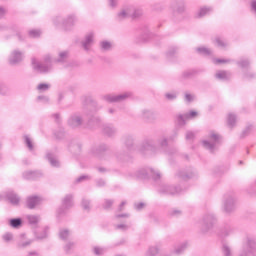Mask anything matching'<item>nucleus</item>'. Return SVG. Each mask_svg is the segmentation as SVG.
Masks as SVG:
<instances>
[{
    "label": "nucleus",
    "mask_w": 256,
    "mask_h": 256,
    "mask_svg": "<svg viewBox=\"0 0 256 256\" xmlns=\"http://www.w3.org/2000/svg\"><path fill=\"white\" fill-rule=\"evenodd\" d=\"M158 192L161 195H180V193H183V189L169 184H162Z\"/></svg>",
    "instance_id": "nucleus-8"
},
{
    "label": "nucleus",
    "mask_w": 256,
    "mask_h": 256,
    "mask_svg": "<svg viewBox=\"0 0 256 256\" xmlns=\"http://www.w3.org/2000/svg\"><path fill=\"white\" fill-rule=\"evenodd\" d=\"M29 37H32L33 39L37 37H41V30H30L28 32Z\"/></svg>",
    "instance_id": "nucleus-46"
},
{
    "label": "nucleus",
    "mask_w": 256,
    "mask_h": 256,
    "mask_svg": "<svg viewBox=\"0 0 256 256\" xmlns=\"http://www.w3.org/2000/svg\"><path fill=\"white\" fill-rule=\"evenodd\" d=\"M41 203H43V198L40 196H29L26 200L28 209H35L37 205H41Z\"/></svg>",
    "instance_id": "nucleus-16"
},
{
    "label": "nucleus",
    "mask_w": 256,
    "mask_h": 256,
    "mask_svg": "<svg viewBox=\"0 0 256 256\" xmlns=\"http://www.w3.org/2000/svg\"><path fill=\"white\" fill-rule=\"evenodd\" d=\"M170 9L173 13V15H181L185 13V0H176L173 1L170 5Z\"/></svg>",
    "instance_id": "nucleus-11"
},
{
    "label": "nucleus",
    "mask_w": 256,
    "mask_h": 256,
    "mask_svg": "<svg viewBox=\"0 0 256 256\" xmlns=\"http://www.w3.org/2000/svg\"><path fill=\"white\" fill-rule=\"evenodd\" d=\"M105 180H103V179H98L97 181H96V185H97V187H105Z\"/></svg>",
    "instance_id": "nucleus-64"
},
{
    "label": "nucleus",
    "mask_w": 256,
    "mask_h": 256,
    "mask_svg": "<svg viewBox=\"0 0 256 256\" xmlns=\"http://www.w3.org/2000/svg\"><path fill=\"white\" fill-rule=\"evenodd\" d=\"M37 89L38 91H49V89H51V85L46 83H41L37 86Z\"/></svg>",
    "instance_id": "nucleus-44"
},
{
    "label": "nucleus",
    "mask_w": 256,
    "mask_h": 256,
    "mask_svg": "<svg viewBox=\"0 0 256 256\" xmlns=\"http://www.w3.org/2000/svg\"><path fill=\"white\" fill-rule=\"evenodd\" d=\"M95 37V34L93 32H90L86 35L85 40L82 42V47L85 51H89L91 48V45H93V39Z\"/></svg>",
    "instance_id": "nucleus-20"
},
{
    "label": "nucleus",
    "mask_w": 256,
    "mask_h": 256,
    "mask_svg": "<svg viewBox=\"0 0 256 256\" xmlns=\"http://www.w3.org/2000/svg\"><path fill=\"white\" fill-rule=\"evenodd\" d=\"M100 47H101L102 51H111V47H113V46H112L111 42H109V41H102L100 43Z\"/></svg>",
    "instance_id": "nucleus-40"
},
{
    "label": "nucleus",
    "mask_w": 256,
    "mask_h": 256,
    "mask_svg": "<svg viewBox=\"0 0 256 256\" xmlns=\"http://www.w3.org/2000/svg\"><path fill=\"white\" fill-rule=\"evenodd\" d=\"M70 232L67 229H62L59 232L60 239H63L65 241L66 239H69Z\"/></svg>",
    "instance_id": "nucleus-42"
},
{
    "label": "nucleus",
    "mask_w": 256,
    "mask_h": 256,
    "mask_svg": "<svg viewBox=\"0 0 256 256\" xmlns=\"http://www.w3.org/2000/svg\"><path fill=\"white\" fill-rule=\"evenodd\" d=\"M223 143V137L215 131H211L208 135V140H203L202 145L206 148L210 153H215V151H219V147Z\"/></svg>",
    "instance_id": "nucleus-2"
},
{
    "label": "nucleus",
    "mask_w": 256,
    "mask_h": 256,
    "mask_svg": "<svg viewBox=\"0 0 256 256\" xmlns=\"http://www.w3.org/2000/svg\"><path fill=\"white\" fill-rule=\"evenodd\" d=\"M141 117L145 121H155V119H157V112L153 110L144 109L141 112Z\"/></svg>",
    "instance_id": "nucleus-18"
},
{
    "label": "nucleus",
    "mask_w": 256,
    "mask_h": 256,
    "mask_svg": "<svg viewBox=\"0 0 256 256\" xmlns=\"http://www.w3.org/2000/svg\"><path fill=\"white\" fill-rule=\"evenodd\" d=\"M212 11L213 9L209 7H203L197 12L196 17H198V19H201V17H205V15H209V13H211Z\"/></svg>",
    "instance_id": "nucleus-29"
},
{
    "label": "nucleus",
    "mask_w": 256,
    "mask_h": 256,
    "mask_svg": "<svg viewBox=\"0 0 256 256\" xmlns=\"http://www.w3.org/2000/svg\"><path fill=\"white\" fill-rule=\"evenodd\" d=\"M82 207H83L84 211H89L91 209V202L87 199H83Z\"/></svg>",
    "instance_id": "nucleus-48"
},
{
    "label": "nucleus",
    "mask_w": 256,
    "mask_h": 256,
    "mask_svg": "<svg viewBox=\"0 0 256 256\" xmlns=\"http://www.w3.org/2000/svg\"><path fill=\"white\" fill-rule=\"evenodd\" d=\"M197 53H199V55H204L205 57L211 55L213 52L211 51V49L207 48V47H198L196 48Z\"/></svg>",
    "instance_id": "nucleus-31"
},
{
    "label": "nucleus",
    "mask_w": 256,
    "mask_h": 256,
    "mask_svg": "<svg viewBox=\"0 0 256 256\" xmlns=\"http://www.w3.org/2000/svg\"><path fill=\"white\" fill-rule=\"evenodd\" d=\"M3 241H5L6 243H9V241H11V239H13V234L11 233H6L2 236Z\"/></svg>",
    "instance_id": "nucleus-56"
},
{
    "label": "nucleus",
    "mask_w": 256,
    "mask_h": 256,
    "mask_svg": "<svg viewBox=\"0 0 256 256\" xmlns=\"http://www.w3.org/2000/svg\"><path fill=\"white\" fill-rule=\"evenodd\" d=\"M76 21L77 18H75V16H68L66 20H63L61 16H58L55 17L53 20L54 25H56V27H59V25H61L63 29H65L66 31H69V29H71L73 25H75Z\"/></svg>",
    "instance_id": "nucleus-7"
},
{
    "label": "nucleus",
    "mask_w": 256,
    "mask_h": 256,
    "mask_svg": "<svg viewBox=\"0 0 256 256\" xmlns=\"http://www.w3.org/2000/svg\"><path fill=\"white\" fill-rule=\"evenodd\" d=\"M214 43L216 47H220L221 49H225V47H227V42H225L221 37H216L214 39Z\"/></svg>",
    "instance_id": "nucleus-33"
},
{
    "label": "nucleus",
    "mask_w": 256,
    "mask_h": 256,
    "mask_svg": "<svg viewBox=\"0 0 256 256\" xmlns=\"http://www.w3.org/2000/svg\"><path fill=\"white\" fill-rule=\"evenodd\" d=\"M72 205H73V195L68 194L62 201V208L58 210V215H63V213H65V210L70 209Z\"/></svg>",
    "instance_id": "nucleus-15"
},
{
    "label": "nucleus",
    "mask_w": 256,
    "mask_h": 256,
    "mask_svg": "<svg viewBox=\"0 0 256 256\" xmlns=\"http://www.w3.org/2000/svg\"><path fill=\"white\" fill-rule=\"evenodd\" d=\"M32 67L38 73H49L51 71V56L44 58V64L37 62V59L32 58Z\"/></svg>",
    "instance_id": "nucleus-6"
},
{
    "label": "nucleus",
    "mask_w": 256,
    "mask_h": 256,
    "mask_svg": "<svg viewBox=\"0 0 256 256\" xmlns=\"http://www.w3.org/2000/svg\"><path fill=\"white\" fill-rule=\"evenodd\" d=\"M159 253V248L157 246H152L147 251V256H155Z\"/></svg>",
    "instance_id": "nucleus-43"
},
{
    "label": "nucleus",
    "mask_w": 256,
    "mask_h": 256,
    "mask_svg": "<svg viewBox=\"0 0 256 256\" xmlns=\"http://www.w3.org/2000/svg\"><path fill=\"white\" fill-rule=\"evenodd\" d=\"M68 57H69L68 51H61L59 52L58 57L54 59V61L56 63H65Z\"/></svg>",
    "instance_id": "nucleus-26"
},
{
    "label": "nucleus",
    "mask_w": 256,
    "mask_h": 256,
    "mask_svg": "<svg viewBox=\"0 0 256 256\" xmlns=\"http://www.w3.org/2000/svg\"><path fill=\"white\" fill-rule=\"evenodd\" d=\"M237 65L241 67L242 69H246V67H249V60L248 59H242L239 62H237Z\"/></svg>",
    "instance_id": "nucleus-47"
},
{
    "label": "nucleus",
    "mask_w": 256,
    "mask_h": 256,
    "mask_svg": "<svg viewBox=\"0 0 256 256\" xmlns=\"http://www.w3.org/2000/svg\"><path fill=\"white\" fill-rule=\"evenodd\" d=\"M216 79H220L221 81H225L231 77V73L227 71H218L215 75Z\"/></svg>",
    "instance_id": "nucleus-30"
},
{
    "label": "nucleus",
    "mask_w": 256,
    "mask_h": 256,
    "mask_svg": "<svg viewBox=\"0 0 256 256\" xmlns=\"http://www.w3.org/2000/svg\"><path fill=\"white\" fill-rule=\"evenodd\" d=\"M193 139H195V133L187 132L186 133V141H193Z\"/></svg>",
    "instance_id": "nucleus-61"
},
{
    "label": "nucleus",
    "mask_w": 256,
    "mask_h": 256,
    "mask_svg": "<svg viewBox=\"0 0 256 256\" xmlns=\"http://www.w3.org/2000/svg\"><path fill=\"white\" fill-rule=\"evenodd\" d=\"M31 243H33V240H27L25 242H20L18 244V247H20V248L29 247V245H31Z\"/></svg>",
    "instance_id": "nucleus-57"
},
{
    "label": "nucleus",
    "mask_w": 256,
    "mask_h": 256,
    "mask_svg": "<svg viewBox=\"0 0 256 256\" xmlns=\"http://www.w3.org/2000/svg\"><path fill=\"white\" fill-rule=\"evenodd\" d=\"M103 133L107 137H113L116 135L117 129L111 125H105L103 128Z\"/></svg>",
    "instance_id": "nucleus-24"
},
{
    "label": "nucleus",
    "mask_w": 256,
    "mask_h": 256,
    "mask_svg": "<svg viewBox=\"0 0 256 256\" xmlns=\"http://www.w3.org/2000/svg\"><path fill=\"white\" fill-rule=\"evenodd\" d=\"M137 179H153L159 181L161 179V172L155 168H144L136 172Z\"/></svg>",
    "instance_id": "nucleus-3"
},
{
    "label": "nucleus",
    "mask_w": 256,
    "mask_h": 256,
    "mask_svg": "<svg viewBox=\"0 0 256 256\" xmlns=\"http://www.w3.org/2000/svg\"><path fill=\"white\" fill-rule=\"evenodd\" d=\"M133 97L132 92H123L121 94H107L103 96L104 101L107 103H123V101H127V99H131Z\"/></svg>",
    "instance_id": "nucleus-5"
},
{
    "label": "nucleus",
    "mask_w": 256,
    "mask_h": 256,
    "mask_svg": "<svg viewBox=\"0 0 256 256\" xmlns=\"http://www.w3.org/2000/svg\"><path fill=\"white\" fill-rule=\"evenodd\" d=\"M0 95H9V88L3 84H0Z\"/></svg>",
    "instance_id": "nucleus-52"
},
{
    "label": "nucleus",
    "mask_w": 256,
    "mask_h": 256,
    "mask_svg": "<svg viewBox=\"0 0 256 256\" xmlns=\"http://www.w3.org/2000/svg\"><path fill=\"white\" fill-rule=\"evenodd\" d=\"M24 179L31 180V179H37V177H41V172L37 171H26L23 173Z\"/></svg>",
    "instance_id": "nucleus-25"
},
{
    "label": "nucleus",
    "mask_w": 256,
    "mask_h": 256,
    "mask_svg": "<svg viewBox=\"0 0 256 256\" xmlns=\"http://www.w3.org/2000/svg\"><path fill=\"white\" fill-rule=\"evenodd\" d=\"M252 129H253V126H247L246 129L242 131V137H247V135L251 133Z\"/></svg>",
    "instance_id": "nucleus-58"
},
{
    "label": "nucleus",
    "mask_w": 256,
    "mask_h": 256,
    "mask_svg": "<svg viewBox=\"0 0 256 256\" xmlns=\"http://www.w3.org/2000/svg\"><path fill=\"white\" fill-rule=\"evenodd\" d=\"M215 223H217V218L215 217V214H212V213L205 214L202 217V220L200 221V225L203 233H207L208 231H211V229L215 227Z\"/></svg>",
    "instance_id": "nucleus-4"
},
{
    "label": "nucleus",
    "mask_w": 256,
    "mask_h": 256,
    "mask_svg": "<svg viewBox=\"0 0 256 256\" xmlns=\"http://www.w3.org/2000/svg\"><path fill=\"white\" fill-rule=\"evenodd\" d=\"M46 157L52 167H59V160L57 159V157H55V155H53L52 153H47Z\"/></svg>",
    "instance_id": "nucleus-27"
},
{
    "label": "nucleus",
    "mask_w": 256,
    "mask_h": 256,
    "mask_svg": "<svg viewBox=\"0 0 256 256\" xmlns=\"http://www.w3.org/2000/svg\"><path fill=\"white\" fill-rule=\"evenodd\" d=\"M28 222L30 223V225H37V223H39V221H41V218L39 216H35V215H30L27 217Z\"/></svg>",
    "instance_id": "nucleus-39"
},
{
    "label": "nucleus",
    "mask_w": 256,
    "mask_h": 256,
    "mask_svg": "<svg viewBox=\"0 0 256 256\" xmlns=\"http://www.w3.org/2000/svg\"><path fill=\"white\" fill-rule=\"evenodd\" d=\"M184 99H185L186 103H191L195 100V95L190 94V93H185Z\"/></svg>",
    "instance_id": "nucleus-50"
},
{
    "label": "nucleus",
    "mask_w": 256,
    "mask_h": 256,
    "mask_svg": "<svg viewBox=\"0 0 256 256\" xmlns=\"http://www.w3.org/2000/svg\"><path fill=\"white\" fill-rule=\"evenodd\" d=\"M25 144L28 147L30 151H33V142L31 141V138L29 136H24Z\"/></svg>",
    "instance_id": "nucleus-49"
},
{
    "label": "nucleus",
    "mask_w": 256,
    "mask_h": 256,
    "mask_svg": "<svg viewBox=\"0 0 256 256\" xmlns=\"http://www.w3.org/2000/svg\"><path fill=\"white\" fill-rule=\"evenodd\" d=\"M47 231H49V228L46 227V228L43 230V233H42V234H39L38 231H35V232H34V235H35L36 239H45V238H47Z\"/></svg>",
    "instance_id": "nucleus-41"
},
{
    "label": "nucleus",
    "mask_w": 256,
    "mask_h": 256,
    "mask_svg": "<svg viewBox=\"0 0 256 256\" xmlns=\"http://www.w3.org/2000/svg\"><path fill=\"white\" fill-rule=\"evenodd\" d=\"M185 249H187V242L182 243V244L175 250L176 255H181V253H183V251H185Z\"/></svg>",
    "instance_id": "nucleus-45"
},
{
    "label": "nucleus",
    "mask_w": 256,
    "mask_h": 256,
    "mask_svg": "<svg viewBox=\"0 0 256 256\" xmlns=\"http://www.w3.org/2000/svg\"><path fill=\"white\" fill-rule=\"evenodd\" d=\"M107 251V248L101 247V246H94L92 248V253L97 256H103L105 255V252Z\"/></svg>",
    "instance_id": "nucleus-28"
},
{
    "label": "nucleus",
    "mask_w": 256,
    "mask_h": 256,
    "mask_svg": "<svg viewBox=\"0 0 256 256\" xmlns=\"http://www.w3.org/2000/svg\"><path fill=\"white\" fill-rule=\"evenodd\" d=\"M131 5L124 6L121 11L117 14L118 21H125V19L131 18Z\"/></svg>",
    "instance_id": "nucleus-17"
},
{
    "label": "nucleus",
    "mask_w": 256,
    "mask_h": 256,
    "mask_svg": "<svg viewBox=\"0 0 256 256\" xmlns=\"http://www.w3.org/2000/svg\"><path fill=\"white\" fill-rule=\"evenodd\" d=\"M197 115H198L197 111L192 110L185 114H179L176 118V121L180 127H183V125H185L188 119H195Z\"/></svg>",
    "instance_id": "nucleus-12"
},
{
    "label": "nucleus",
    "mask_w": 256,
    "mask_h": 256,
    "mask_svg": "<svg viewBox=\"0 0 256 256\" xmlns=\"http://www.w3.org/2000/svg\"><path fill=\"white\" fill-rule=\"evenodd\" d=\"M71 249H75V243L74 242H69L64 247V251H66V253H69V251H71Z\"/></svg>",
    "instance_id": "nucleus-55"
},
{
    "label": "nucleus",
    "mask_w": 256,
    "mask_h": 256,
    "mask_svg": "<svg viewBox=\"0 0 256 256\" xmlns=\"http://www.w3.org/2000/svg\"><path fill=\"white\" fill-rule=\"evenodd\" d=\"M23 223V220L21 218H14L10 220V226L14 229H17V227H21V224Z\"/></svg>",
    "instance_id": "nucleus-37"
},
{
    "label": "nucleus",
    "mask_w": 256,
    "mask_h": 256,
    "mask_svg": "<svg viewBox=\"0 0 256 256\" xmlns=\"http://www.w3.org/2000/svg\"><path fill=\"white\" fill-rule=\"evenodd\" d=\"M233 233V228L229 225L224 226L221 230L222 237H227L228 235H231Z\"/></svg>",
    "instance_id": "nucleus-36"
},
{
    "label": "nucleus",
    "mask_w": 256,
    "mask_h": 256,
    "mask_svg": "<svg viewBox=\"0 0 256 256\" xmlns=\"http://www.w3.org/2000/svg\"><path fill=\"white\" fill-rule=\"evenodd\" d=\"M124 145L131 151V149H133V136L124 137Z\"/></svg>",
    "instance_id": "nucleus-34"
},
{
    "label": "nucleus",
    "mask_w": 256,
    "mask_h": 256,
    "mask_svg": "<svg viewBox=\"0 0 256 256\" xmlns=\"http://www.w3.org/2000/svg\"><path fill=\"white\" fill-rule=\"evenodd\" d=\"M237 200H235V196L231 194H227L224 196L223 201V211L224 213H233L235 211Z\"/></svg>",
    "instance_id": "nucleus-9"
},
{
    "label": "nucleus",
    "mask_w": 256,
    "mask_h": 256,
    "mask_svg": "<svg viewBox=\"0 0 256 256\" xmlns=\"http://www.w3.org/2000/svg\"><path fill=\"white\" fill-rule=\"evenodd\" d=\"M197 71L195 70H186L182 73V78L183 79H191V77H195V74Z\"/></svg>",
    "instance_id": "nucleus-38"
},
{
    "label": "nucleus",
    "mask_w": 256,
    "mask_h": 256,
    "mask_svg": "<svg viewBox=\"0 0 256 256\" xmlns=\"http://www.w3.org/2000/svg\"><path fill=\"white\" fill-rule=\"evenodd\" d=\"M227 122L229 127H235V123H237V116L233 113L228 114Z\"/></svg>",
    "instance_id": "nucleus-32"
},
{
    "label": "nucleus",
    "mask_w": 256,
    "mask_h": 256,
    "mask_svg": "<svg viewBox=\"0 0 256 256\" xmlns=\"http://www.w3.org/2000/svg\"><path fill=\"white\" fill-rule=\"evenodd\" d=\"M91 176L89 175H82L76 179V183H83V181H89Z\"/></svg>",
    "instance_id": "nucleus-54"
},
{
    "label": "nucleus",
    "mask_w": 256,
    "mask_h": 256,
    "mask_svg": "<svg viewBox=\"0 0 256 256\" xmlns=\"http://www.w3.org/2000/svg\"><path fill=\"white\" fill-rule=\"evenodd\" d=\"M56 139H63V137H65V132H63V130H59L58 132L54 133Z\"/></svg>",
    "instance_id": "nucleus-59"
},
{
    "label": "nucleus",
    "mask_w": 256,
    "mask_h": 256,
    "mask_svg": "<svg viewBox=\"0 0 256 256\" xmlns=\"http://www.w3.org/2000/svg\"><path fill=\"white\" fill-rule=\"evenodd\" d=\"M24 54L23 52L19 51V50H14L11 52L10 56H9V63L10 65H19V63H21V61H23L24 59Z\"/></svg>",
    "instance_id": "nucleus-13"
},
{
    "label": "nucleus",
    "mask_w": 256,
    "mask_h": 256,
    "mask_svg": "<svg viewBox=\"0 0 256 256\" xmlns=\"http://www.w3.org/2000/svg\"><path fill=\"white\" fill-rule=\"evenodd\" d=\"M8 201H10L11 205H18L21 198L15 192L10 191L6 195Z\"/></svg>",
    "instance_id": "nucleus-21"
},
{
    "label": "nucleus",
    "mask_w": 256,
    "mask_h": 256,
    "mask_svg": "<svg viewBox=\"0 0 256 256\" xmlns=\"http://www.w3.org/2000/svg\"><path fill=\"white\" fill-rule=\"evenodd\" d=\"M177 177L180 179H193L195 177V171L189 170L188 172H185L184 170H180L177 173Z\"/></svg>",
    "instance_id": "nucleus-23"
},
{
    "label": "nucleus",
    "mask_w": 256,
    "mask_h": 256,
    "mask_svg": "<svg viewBox=\"0 0 256 256\" xmlns=\"http://www.w3.org/2000/svg\"><path fill=\"white\" fill-rule=\"evenodd\" d=\"M222 253L223 256H233V251L231 250V247L227 244H223Z\"/></svg>",
    "instance_id": "nucleus-35"
},
{
    "label": "nucleus",
    "mask_w": 256,
    "mask_h": 256,
    "mask_svg": "<svg viewBox=\"0 0 256 256\" xmlns=\"http://www.w3.org/2000/svg\"><path fill=\"white\" fill-rule=\"evenodd\" d=\"M256 256V241L248 240L246 244L243 245L239 256Z\"/></svg>",
    "instance_id": "nucleus-10"
},
{
    "label": "nucleus",
    "mask_w": 256,
    "mask_h": 256,
    "mask_svg": "<svg viewBox=\"0 0 256 256\" xmlns=\"http://www.w3.org/2000/svg\"><path fill=\"white\" fill-rule=\"evenodd\" d=\"M105 151H107V145H100L99 147L92 149L91 153L94 157L103 159V157H105Z\"/></svg>",
    "instance_id": "nucleus-19"
},
{
    "label": "nucleus",
    "mask_w": 256,
    "mask_h": 256,
    "mask_svg": "<svg viewBox=\"0 0 256 256\" xmlns=\"http://www.w3.org/2000/svg\"><path fill=\"white\" fill-rule=\"evenodd\" d=\"M165 97L168 99V101H174V99H177V93L169 92L165 94Z\"/></svg>",
    "instance_id": "nucleus-51"
},
{
    "label": "nucleus",
    "mask_w": 256,
    "mask_h": 256,
    "mask_svg": "<svg viewBox=\"0 0 256 256\" xmlns=\"http://www.w3.org/2000/svg\"><path fill=\"white\" fill-rule=\"evenodd\" d=\"M229 61L230 60H227V59H214L213 60V63L215 64V65H219L220 63H229Z\"/></svg>",
    "instance_id": "nucleus-62"
},
{
    "label": "nucleus",
    "mask_w": 256,
    "mask_h": 256,
    "mask_svg": "<svg viewBox=\"0 0 256 256\" xmlns=\"http://www.w3.org/2000/svg\"><path fill=\"white\" fill-rule=\"evenodd\" d=\"M112 205H113V200H105L103 207L104 209H110Z\"/></svg>",
    "instance_id": "nucleus-60"
},
{
    "label": "nucleus",
    "mask_w": 256,
    "mask_h": 256,
    "mask_svg": "<svg viewBox=\"0 0 256 256\" xmlns=\"http://www.w3.org/2000/svg\"><path fill=\"white\" fill-rule=\"evenodd\" d=\"M130 8H132V10H130L131 19H139V17H143V9L133 5H130Z\"/></svg>",
    "instance_id": "nucleus-22"
},
{
    "label": "nucleus",
    "mask_w": 256,
    "mask_h": 256,
    "mask_svg": "<svg viewBox=\"0 0 256 256\" xmlns=\"http://www.w3.org/2000/svg\"><path fill=\"white\" fill-rule=\"evenodd\" d=\"M168 145L169 140H167L166 137L158 139L157 144H155V140L147 139L141 144L140 153H142V155H159Z\"/></svg>",
    "instance_id": "nucleus-1"
},
{
    "label": "nucleus",
    "mask_w": 256,
    "mask_h": 256,
    "mask_svg": "<svg viewBox=\"0 0 256 256\" xmlns=\"http://www.w3.org/2000/svg\"><path fill=\"white\" fill-rule=\"evenodd\" d=\"M174 55H177V47H172L170 50L167 52V57L168 59H171V57H174Z\"/></svg>",
    "instance_id": "nucleus-53"
},
{
    "label": "nucleus",
    "mask_w": 256,
    "mask_h": 256,
    "mask_svg": "<svg viewBox=\"0 0 256 256\" xmlns=\"http://www.w3.org/2000/svg\"><path fill=\"white\" fill-rule=\"evenodd\" d=\"M68 125L72 127V129L81 127V125H83V116L78 113L73 114L68 120Z\"/></svg>",
    "instance_id": "nucleus-14"
},
{
    "label": "nucleus",
    "mask_w": 256,
    "mask_h": 256,
    "mask_svg": "<svg viewBox=\"0 0 256 256\" xmlns=\"http://www.w3.org/2000/svg\"><path fill=\"white\" fill-rule=\"evenodd\" d=\"M134 207H135V209H136L137 211H141V209H143V208L145 207V203H143V202L136 203V204L134 205Z\"/></svg>",
    "instance_id": "nucleus-63"
}]
</instances>
